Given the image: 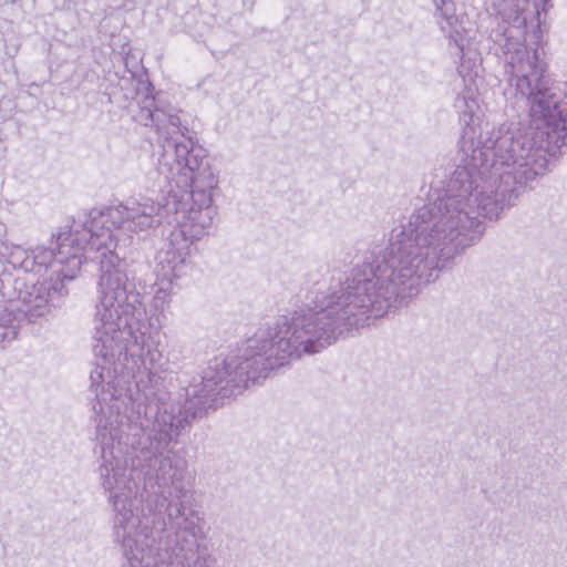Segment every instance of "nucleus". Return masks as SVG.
<instances>
[{
	"label": "nucleus",
	"instance_id": "1",
	"mask_svg": "<svg viewBox=\"0 0 567 567\" xmlns=\"http://www.w3.org/2000/svg\"><path fill=\"white\" fill-rule=\"evenodd\" d=\"M174 281L158 279L148 318L142 293L128 284L122 260L101 262L90 373L96 422L94 454L113 518H203L196 508L186 458L173 449L196 417L305 354L383 317V306L353 266L343 279L272 324L260 327L237 354L216 357L199 383L173 400L159 350Z\"/></svg>",
	"mask_w": 567,
	"mask_h": 567
},
{
	"label": "nucleus",
	"instance_id": "2",
	"mask_svg": "<svg viewBox=\"0 0 567 567\" xmlns=\"http://www.w3.org/2000/svg\"><path fill=\"white\" fill-rule=\"evenodd\" d=\"M489 50L504 59L507 93L526 101L528 126L502 124L475 143L474 115L480 109L477 85L473 78L476 59L465 56L463 89L454 109L464 124L458 144L461 164L447 178L435 199L412 212L405 224L393 228L385 247L371 250L355 267L377 303L388 315L406 305L422 287L439 277L456 255L477 243L485 231V219L496 220L518 199L526 187L548 172L549 161L567 144V107L547 75L523 79V85L509 70L511 53Z\"/></svg>",
	"mask_w": 567,
	"mask_h": 567
},
{
	"label": "nucleus",
	"instance_id": "3",
	"mask_svg": "<svg viewBox=\"0 0 567 567\" xmlns=\"http://www.w3.org/2000/svg\"><path fill=\"white\" fill-rule=\"evenodd\" d=\"M128 76H123L120 87L123 96L131 104L134 121L143 126L151 127L157 134L162 152L157 166L152 174L155 177V187L162 195L163 204L151 198H128L115 206L92 208L81 221L84 236L89 239L91 251L101 252L100 264L109 259V255H117L115 248L117 239L115 230L132 235H148L163 221V214L173 215L167 209L168 194L165 189L173 190L179 185V175H190L184 163L190 159V155H202L200 164L210 166L207 151L185 137L181 125V118L175 107L166 103L161 92H156L150 80L147 70L142 64L128 69Z\"/></svg>",
	"mask_w": 567,
	"mask_h": 567
},
{
	"label": "nucleus",
	"instance_id": "4",
	"mask_svg": "<svg viewBox=\"0 0 567 567\" xmlns=\"http://www.w3.org/2000/svg\"><path fill=\"white\" fill-rule=\"evenodd\" d=\"M6 249L7 264L13 269L48 278L33 284L23 296L19 293L21 307H9L0 296V343L16 339L23 321L30 323L43 317L68 295L64 280H73L78 276L85 261V251H91L81 224H74L69 233L59 234L54 249L45 246L24 248L21 245Z\"/></svg>",
	"mask_w": 567,
	"mask_h": 567
},
{
	"label": "nucleus",
	"instance_id": "5",
	"mask_svg": "<svg viewBox=\"0 0 567 567\" xmlns=\"http://www.w3.org/2000/svg\"><path fill=\"white\" fill-rule=\"evenodd\" d=\"M202 155H190L184 163L190 175H179V185L168 194L167 209L173 210L175 227L169 231L155 255L158 279L178 280L192 269V245L209 233L217 208L213 193L218 186V176L212 167L202 163Z\"/></svg>",
	"mask_w": 567,
	"mask_h": 567
},
{
	"label": "nucleus",
	"instance_id": "6",
	"mask_svg": "<svg viewBox=\"0 0 567 567\" xmlns=\"http://www.w3.org/2000/svg\"><path fill=\"white\" fill-rule=\"evenodd\" d=\"M493 6L502 21L492 29L489 41L495 42L497 52L512 54L509 70L522 87L524 72L533 78L540 76L544 70L539 64V53L545 55V51L537 4L532 3L529 9L528 0H495Z\"/></svg>",
	"mask_w": 567,
	"mask_h": 567
},
{
	"label": "nucleus",
	"instance_id": "7",
	"mask_svg": "<svg viewBox=\"0 0 567 567\" xmlns=\"http://www.w3.org/2000/svg\"><path fill=\"white\" fill-rule=\"evenodd\" d=\"M203 526L204 520L199 523L202 536L183 534L181 525L122 546L121 567H214L216 559L200 545L206 539Z\"/></svg>",
	"mask_w": 567,
	"mask_h": 567
},
{
	"label": "nucleus",
	"instance_id": "8",
	"mask_svg": "<svg viewBox=\"0 0 567 567\" xmlns=\"http://www.w3.org/2000/svg\"><path fill=\"white\" fill-rule=\"evenodd\" d=\"M435 7L434 18L441 31L446 34L451 44L457 49L460 58L458 71L464 74L465 56L467 48V35L464 28V17L456 14V7L453 0H432Z\"/></svg>",
	"mask_w": 567,
	"mask_h": 567
},
{
	"label": "nucleus",
	"instance_id": "9",
	"mask_svg": "<svg viewBox=\"0 0 567 567\" xmlns=\"http://www.w3.org/2000/svg\"><path fill=\"white\" fill-rule=\"evenodd\" d=\"M7 234V228L3 223L0 221V261L7 262V254L8 250L6 248L14 246V244H8L7 241L2 240V238Z\"/></svg>",
	"mask_w": 567,
	"mask_h": 567
}]
</instances>
